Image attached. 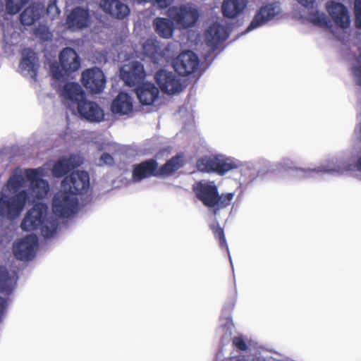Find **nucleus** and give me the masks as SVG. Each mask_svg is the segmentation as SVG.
Returning a JSON list of instances; mask_svg holds the SVG:
<instances>
[{"instance_id": "obj_45", "label": "nucleus", "mask_w": 361, "mask_h": 361, "mask_svg": "<svg viewBox=\"0 0 361 361\" xmlns=\"http://www.w3.org/2000/svg\"><path fill=\"white\" fill-rule=\"evenodd\" d=\"M304 9L309 11L314 8V0H295Z\"/></svg>"}, {"instance_id": "obj_34", "label": "nucleus", "mask_w": 361, "mask_h": 361, "mask_svg": "<svg viewBox=\"0 0 361 361\" xmlns=\"http://www.w3.org/2000/svg\"><path fill=\"white\" fill-rule=\"evenodd\" d=\"M182 165L183 159L181 157H173L160 169V173L161 175H169L177 171Z\"/></svg>"}, {"instance_id": "obj_18", "label": "nucleus", "mask_w": 361, "mask_h": 361, "mask_svg": "<svg viewBox=\"0 0 361 361\" xmlns=\"http://www.w3.org/2000/svg\"><path fill=\"white\" fill-rule=\"evenodd\" d=\"M90 24L89 10L80 6L73 9L66 18L67 27L71 31H76L87 27Z\"/></svg>"}, {"instance_id": "obj_5", "label": "nucleus", "mask_w": 361, "mask_h": 361, "mask_svg": "<svg viewBox=\"0 0 361 361\" xmlns=\"http://www.w3.org/2000/svg\"><path fill=\"white\" fill-rule=\"evenodd\" d=\"M168 16L179 28H188L195 25L199 18L197 8L188 5L173 6L167 11Z\"/></svg>"}, {"instance_id": "obj_1", "label": "nucleus", "mask_w": 361, "mask_h": 361, "mask_svg": "<svg viewBox=\"0 0 361 361\" xmlns=\"http://www.w3.org/2000/svg\"><path fill=\"white\" fill-rule=\"evenodd\" d=\"M42 168L15 169L0 192V216L14 219L23 210L27 201L44 199L49 185Z\"/></svg>"}, {"instance_id": "obj_48", "label": "nucleus", "mask_w": 361, "mask_h": 361, "mask_svg": "<svg viewBox=\"0 0 361 361\" xmlns=\"http://www.w3.org/2000/svg\"><path fill=\"white\" fill-rule=\"evenodd\" d=\"M6 13L5 4L4 0H0V17L4 16Z\"/></svg>"}, {"instance_id": "obj_27", "label": "nucleus", "mask_w": 361, "mask_h": 361, "mask_svg": "<svg viewBox=\"0 0 361 361\" xmlns=\"http://www.w3.org/2000/svg\"><path fill=\"white\" fill-rule=\"evenodd\" d=\"M217 173L221 176L232 169H238L243 166V163L240 160L221 154H217Z\"/></svg>"}, {"instance_id": "obj_3", "label": "nucleus", "mask_w": 361, "mask_h": 361, "mask_svg": "<svg viewBox=\"0 0 361 361\" xmlns=\"http://www.w3.org/2000/svg\"><path fill=\"white\" fill-rule=\"evenodd\" d=\"M59 62L60 65L53 63L50 67L51 75L56 79L78 71L80 66V59L78 54L71 47H66L61 51Z\"/></svg>"}, {"instance_id": "obj_49", "label": "nucleus", "mask_w": 361, "mask_h": 361, "mask_svg": "<svg viewBox=\"0 0 361 361\" xmlns=\"http://www.w3.org/2000/svg\"><path fill=\"white\" fill-rule=\"evenodd\" d=\"M226 361H248V360L245 357L238 356V357H231Z\"/></svg>"}, {"instance_id": "obj_2", "label": "nucleus", "mask_w": 361, "mask_h": 361, "mask_svg": "<svg viewBox=\"0 0 361 361\" xmlns=\"http://www.w3.org/2000/svg\"><path fill=\"white\" fill-rule=\"evenodd\" d=\"M51 210L53 214L49 212L46 204H36L25 214L21 228L25 231H39L44 238L54 237L59 226L54 214L63 219L73 216L78 210V196L61 188L52 199Z\"/></svg>"}, {"instance_id": "obj_10", "label": "nucleus", "mask_w": 361, "mask_h": 361, "mask_svg": "<svg viewBox=\"0 0 361 361\" xmlns=\"http://www.w3.org/2000/svg\"><path fill=\"white\" fill-rule=\"evenodd\" d=\"M353 166L341 160L336 159H327L319 166L316 168H308L307 169H300V172L308 173L309 178L314 176L318 172L330 174H343L345 172L352 170Z\"/></svg>"}, {"instance_id": "obj_17", "label": "nucleus", "mask_w": 361, "mask_h": 361, "mask_svg": "<svg viewBox=\"0 0 361 361\" xmlns=\"http://www.w3.org/2000/svg\"><path fill=\"white\" fill-rule=\"evenodd\" d=\"M195 193L203 204L212 207L216 199L217 187L214 182L202 180L197 183L193 187Z\"/></svg>"}, {"instance_id": "obj_33", "label": "nucleus", "mask_w": 361, "mask_h": 361, "mask_svg": "<svg viewBox=\"0 0 361 361\" xmlns=\"http://www.w3.org/2000/svg\"><path fill=\"white\" fill-rule=\"evenodd\" d=\"M353 53L355 62L351 66V73L355 82L357 85L361 86V52L358 47H355Z\"/></svg>"}, {"instance_id": "obj_11", "label": "nucleus", "mask_w": 361, "mask_h": 361, "mask_svg": "<svg viewBox=\"0 0 361 361\" xmlns=\"http://www.w3.org/2000/svg\"><path fill=\"white\" fill-rule=\"evenodd\" d=\"M81 80L85 88L92 93H100L105 87L106 78L99 68L85 70L82 73Z\"/></svg>"}, {"instance_id": "obj_32", "label": "nucleus", "mask_w": 361, "mask_h": 361, "mask_svg": "<svg viewBox=\"0 0 361 361\" xmlns=\"http://www.w3.org/2000/svg\"><path fill=\"white\" fill-rule=\"evenodd\" d=\"M307 19L312 24L322 27L331 28V22L326 15L321 11H312L308 13Z\"/></svg>"}, {"instance_id": "obj_26", "label": "nucleus", "mask_w": 361, "mask_h": 361, "mask_svg": "<svg viewBox=\"0 0 361 361\" xmlns=\"http://www.w3.org/2000/svg\"><path fill=\"white\" fill-rule=\"evenodd\" d=\"M111 111L119 116L128 115L133 111L131 97L124 92H121L113 101Z\"/></svg>"}, {"instance_id": "obj_20", "label": "nucleus", "mask_w": 361, "mask_h": 361, "mask_svg": "<svg viewBox=\"0 0 361 361\" xmlns=\"http://www.w3.org/2000/svg\"><path fill=\"white\" fill-rule=\"evenodd\" d=\"M99 6L105 13L117 19H123L130 13L128 6L119 0H101Z\"/></svg>"}, {"instance_id": "obj_42", "label": "nucleus", "mask_w": 361, "mask_h": 361, "mask_svg": "<svg viewBox=\"0 0 361 361\" xmlns=\"http://www.w3.org/2000/svg\"><path fill=\"white\" fill-rule=\"evenodd\" d=\"M355 15V24L358 28H361V0H355L354 3Z\"/></svg>"}, {"instance_id": "obj_41", "label": "nucleus", "mask_w": 361, "mask_h": 361, "mask_svg": "<svg viewBox=\"0 0 361 361\" xmlns=\"http://www.w3.org/2000/svg\"><path fill=\"white\" fill-rule=\"evenodd\" d=\"M47 14L54 19L55 17L58 16L60 13V11L56 6V0L50 1V3L47 6Z\"/></svg>"}, {"instance_id": "obj_39", "label": "nucleus", "mask_w": 361, "mask_h": 361, "mask_svg": "<svg viewBox=\"0 0 361 361\" xmlns=\"http://www.w3.org/2000/svg\"><path fill=\"white\" fill-rule=\"evenodd\" d=\"M211 228L216 236V238H219V244L221 246H226V248L228 250L226 240L224 236L223 229L219 226V224H214L211 226Z\"/></svg>"}, {"instance_id": "obj_31", "label": "nucleus", "mask_w": 361, "mask_h": 361, "mask_svg": "<svg viewBox=\"0 0 361 361\" xmlns=\"http://www.w3.org/2000/svg\"><path fill=\"white\" fill-rule=\"evenodd\" d=\"M217 154L205 156L197 162V169L202 172H215L217 173Z\"/></svg>"}, {"instance_id": "obj_22", "label": "nucleus", "mask_w": 361, "mask_h": 361, "mask_svg": "<svg viewBox=\"0 0 361 361\" xmlns=\"http://www.w3.org/2000/svg\"><path fill=\"white\" fill-rule=\"evenodd\" d=\"M159 90L154 84L145 82L136 90V94L140 102L144 105H151L157 99Z\"/></svg>"}, {"instance_id": "obj_35", "label": "nucleus", "mask_w": 361, "mask_h": 361, "mask_svg": "<svg viewBox=\"0 0 361 361\" xmlns=\"http://www.w3.org/2000/svg\"><path fill=\"white\" fill-rule=\"evenodd\" d=\"M30 0H6L5 8L7 14L15 15L19 13Z\"/></svg>"}, {"instance_id": "obj_29", "label": "nucleus", "mask_w": 361, "mask_h": 361, "mask_svg": "<svg viewBox=\"0 0 361 361\" xmlns=\"http://www.w3.org/2000/svg\"><path fill=\"white\" fill-rule=\"evenodd\" d=\"M15 273H9L6 268L0 267V292L6 294L10 293L16 283Z\"/></svg>"}, {"instance_id": "obj_53", "label": "nucleus", "mask_w": 361, "mask_h": 361, "mask_svg": "<svg viewBox=\"0 0 361 361\" xmlns=\"http://www.w3.org/2000/svg\"><path fill=\"white\" fill-rule=\"evenodd\" d=\"M242 167H243V165L240 167V168H241V170H243V168H242Z\"/></svg>"}, {"instance_id": "obj_9", "label": "nucleus", "mask_w": 361, "mask_h": 361, "mask_svg": "<svg viewBox=\"0 0 361 361\" xmlns=\"http://www.w3.org/2000/svg\"><path fill=\"white\" fill-rule=\"evenodd\" d=\"M228 35L229 28L223 19L213 22L204 31L206 44L212 50L224 42L228 37Z\"/></svg>"}, {"instance_id": "obj_40", "label": "nucleus", "mask_w": 361, "mask_h": 361, "mask_svg": "<svg viewBox=\"0 0 361 361\" xmlns=\"http://www.w3.org/2000/svg\"><path fill=\"white\" fill-rule=\"evenodd\" d=\"M140 4L151 3L152 5H157L161 8H165L171 4L174 0H136Z\"/></svg>"}, {"instance_id": "obj_38", "label": "nucleus", "mask_w": 361, "mask_h": 361, "mask_svg": "<svg viewBox=\"0 0 361 361\" xmlns=\"http://www.w3.org/2000/svg\"><path fill=\"white\" fill-rule=\"evenodd\" d=\"M143 52L153 60H157V48L153 40L147 39L142 44Z\"/></svg>"}, {"instance_id": "obj_7", "label": "nucleus", "mask_w": 361, "mask_h": 361, "mask_svg": "<svg viewBox=\"0 0 361 361\" xmlns=\"http://www.w3.org/2000/svg\"><path fill=\"white\" fill-rule=\"evenodd\" d=\"M281 12L279 2H269L264 4L256 12L255 16L243 33L259 28L273 20Z\"/></svg>"}, {"instance_id": "obj_6", "label": "nucleus", "mask_w": 361, "mask_h": 361, "mask_svg": "<svg viewBox=\"0 0 361 361\" xmlns=\"http://www.w3.org/2000/svg\"><path fill=\"white\" fill-rule=\"evenodd\" d=\"M61 186L76 196L86 194L90 189V175L85 171H75L61 180Z\"/></svg>"}, {"instance_id": "obj_52", "label": "nucleus", "mask_w": 361, "mask_h": 361, "mask_svg": "<svg viewBox=\"0 0 361 361\" xmlns=\"http://www.w3.org/2000/svg\"><path fill=\"white\" fill-rule=\"evenodd\" d=\"M3 159V154L0 153V161L2 160Z\"/></svg>"}, {"instance_id": "obj_15", "label": "nucleus", "mask_w": 361, "mask_h": 361, "mask_svg": "<svg viewBox=\"0 0 361 361\" xmlns=\"http://www.w3.org/2000/svg\"><path fill=\"white\" fill-rule=\"evenodd\" d=\"M81 118L90 122L99 123L104 119V111L94 102L83 99L74 110Z\"/></svg>"}, {"instance_id": "obj_24", "label": "nucleus", "mask_w": 361, "mask_h": 361, "mask_svg": "<svg viewBox=\"0 0 361 361\" xmlns=\"http://www.w3.org/2000/svg\"><path fill=\"white\" fill-rule=\"evenodd\" d=\"M174 23L173 20L169 17H157L152 22L156 33L164 39H170L173 37L175 30Z\"/></svg>"}, {"instance_id": "obj_43", "label": "nucleus", "mask_w": 361, "mask_h": 361, "mask_svg": "<svg viewBox=\"0 0 361 361\" xmlns=\"http://www.w3.org/2000/svg\"><path fill=\"white\" fill-rule=\"evenodd\" d=\"M233 345L240 350H246L247 348L245 340L242 336H235L233 339Z\"/></svg>"}, {"instance_id": "obj_30", "label": "nucleus", "mask_w": 361, "mask_h": 361, "mask_svg": "<svg viewBox=\"0 0 361 361\" xmlns=\"http://www.w3.org/2000/svg\"><path fill=\"white\" fill-rule=\"evenodd\" d=\"M233 328L230 310L224 309L220 317L219 331L223 333L222 341H228L231 339Z\"/></svg>"}, {"instance_id": "obj_46", "label": "nucleus", "mask_w": 361, "mask_h": 361, "mask_svg": "<svg viewBox=\"0 0 361 361\" xmlns=\"http://www.w3.org/2000/svg\"><path fill=\"white\" fill-rule=\"evenodd\" d=\"M115 149H116V145L114 143H111V142H106V143L104 142L99 147L100 150H107L109 152H111V151L114 150Z\"/></svg>"}, {"instance_id": "obj_23", "label": "nucleus", "mask_w": 361, "mask_h": 361, "mask_svg": "<svg viewBox=\"0 0 361 361\" xmlns=\"http://www.w3.org/2000/svg\"><path fill=\"white\" fill-rule=\"evenodd\" d=\"M247 5V0H224L221 11L224 17L233 19L243 13Z\"/></svg>"}, {"instance_id": "obj_44", "label": "nucleus", "mask_w": 361, "mask_h": 361, "mask_svg": "<svg viewBox=\"0 0 361 361\" xmlns=\"http://www.w3.org/2000/svg\"><path fill=\"white\" fill-rule=\"evenodd\" d=\"M114 163V158L108 153H103L99 160V165L111 166Z\"/></svg>"}, {"instance_id": "obj_4", "label": "nucleus", "mask_w": 361, "mask_h": 361, "mask_svg": "<svg viewBox=\"0 0 361 361\" xmlns=\"http://www.w3.org/2000/svg\"><path fill=\"white\" fill-rule=\"evenodd\" d=\"M326 8L336 25V31L331 30V32L337 39L344 42L345 39L343 35L345 32V30L348 28L350 24L348 8L343 4L334 1L327 2Z\"/></svg>"}, {"instance_id": "obj_14", "label": "nucleus", "mask_w": 361, "mask_h": 361, "mask_svg": "<svg viewBox=\"0 0 361 361\" xmlns=\"http://www.w3.org/2000/svg\"><path fill=\"white\" fill-rule=\"evenodd\" d=\"M157 83L165 93L173 94L182 90V85L178 77L173 72L161 70L155 75Z\"/></svg>"}, {"instance_id": "obj_50", "label": "nucleus", "mask_w": 361, "mask_h": 361, "mask_svg": "<svg viewBox=\"0 0 361 361\" xmlns=\"http://www.w3.org/2000/svg\"><path fill=\"white\" fill-rule=\"evenodd\" d=\"M355 167L358 171L361 172V156L357 160ZM359 179L361 180V175L359 176Z\"/></svg>"}, {"instance_id": "obj_51", "label": "nucleus", "mask_w": 361, "mask_h": 361, "mask_svg": "<svg viewBox=\"0 0 361 361\" xmlns=\"http://www.w3.org/2000/svg\"><path fill=\"white\" fill-rule=\"evenodd\" d=\"M50 37V33L47 32L45 34H44V36L43 37V38L44 39H49Z\"/></svg>"}, {"instance_id": "obj_28", "label": "nucleus", "mask_w": 361, "mask_h": 361, "mask_svg": "<svg viewBox=\"0 0 361 361\" xmlns=\"http://www.w3.org/2000/svg\"><path fill=\"white\" fill-rule=\"evenodd\" d=\"M43 8L39 4L26 8L20 14V22L25 25H31L38 20L43 13Z\"/></svg>"}, {"instance_id": "obj_21", "label": "nucleus", "mask_w": 361, "mask_h": 361, "mask_svg": "<svg viewBox=\"0 0 361 361\" xmlns=\"http://www.w3.org/2000/svg\"><path fill=\"white\" fill-rule=\"evenodd\" d=\"M81 164L82 159L80 156L71 155L68 158L63 157L54 164L51 172L54 177L61 178Z\"/></svg>"}, {"instance_id": "obj_36", "label": "nucleus", "mask_w": 361, "mask_h": 361, "mask_svg": "<svg viewBox=\"0 0 361 361\" xmlns=\"http://www.w3.org/2000/svg\"><path fill=\"white\" fill-rule=\"evenodd\" d=\"M234 192H229L226 195H219L216 193V199H215V203L214 204V214H216V210L224 208L231 204V202L234 197Z\"/></svg>"}, {"instance_id": "obj_25", "label": "nucleus", "mask_w": 361, "mask_h": 361, "mask_svg": "<svg viewBox=\"0 0 361 361\" xmlns=\"http://www.w3.org/2000/svg\"><path fill=\"white\" fill-rule=\"evenodd\" d=\"M157 163L154 159H149L135 165L133 171V179L135 182L148 178L154 174Z\"/></svg>"}, {"instance_id": "obj_12", "label": "nucleus", "mask_w": 361, "mask_h": 361, "mask_svg": "<svg viewBox=\"0 0 361 361\" xmlns=\"http://www.w3.org/2000/svg\"><path fill=\"white\" fill-rule=\"evenodd\" d=\"M199 66V59L192 51L181 52L173 61L174 70L180 75L192 73Z\"/></svg>"}, {"instance_id": "obj_37", "label": "nucleus", "mask_w": 361, "mask_h": 361, "mask_svg": "<svg viewBox=\"0 0 361 361\" xmlns=\"http://www.w3.org/2000/svg\"><path fill=\"white\" fill-rule=\"evenodd\" d=\"M279 166L285 171L293 170L296 175L300 178H309L308 173H302L300 171L302 168H296L294 162L289 158H283L279 163Z\"/></svg>"}, {"instance_id": "obj_16", "label": "nucleus", "mask_w": 361, "mask_h": 361, "mask_svg": "<svg viewBox=\"0 0 361 361\" xmlns=\"http://www.w3.org/2000/svg\"><path fill=\"white\" fill-rule=\"evenodd\" d=\"M61 94L68 106L72 110L85 99V91L78 83L74 82L66 83Z\"/></svg>"}, {"instance_id": "obj_47", "label": "nucleus", "mask_w": 361, "mask_h": 361, "mask_svg": "<svg viewBox=\"0 0 361 361\" xmlns=\"http://www.w3.org/2000/svg\"><path fill=\"white\" fill-rule=\"evenodd\" d=\"M355 133L357 138L361 141V122L357 125L355 129Z\"/></svg>"}, {"instance_id": "obj_19", "label": "nucleus", "mask_w": 361, "mask_h": 361, "mask_svg": "<svg viewBox=\"0 0 361 361\" xmlns=\"http://www.w3.org/2000/svg\"><path fill=\"white\" fill-rule=\"evenodd\" d=\"M19 68L23 75L30 77L35 81L37 77L36 53L30 49H25L22 53Z\"/></svg>"}, {"instance_id": "obj_8", "label": "nucleus", "mask_w": 361, "mask_h": 361, "mask_svg": "<svg viewBox=\"0 0 361 361\" xmlns=\"http://www.w3.org/2000/svg\"><path fill=\"white\" fill-rule=\"evenodd\" d=\"M38 247V238L35 235H27L16 240L13 244V252L17 259L30 261L35 257Z\"/></svg>"}, {"instance_id": "obj_13", "label": "nucleus", "mask_w": 361, "mask_h": 361, "mask_svg": "<svg viewBox=\"0 0 361 361\" xmlns=\"http://www.w3.org/2000/svg\"><path fill=\"white\" fill-rule=\"evenodd\" d=\"M145 75L143 65L138 61L129 62L120 69V77L128 86H134L141 82Z\"/></svg>"}]
</instances>
